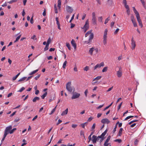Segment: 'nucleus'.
Returning a JSON list of instances; mask_svg holds the SVG:
<instances>
[{
	"label": "nucleus",
	"instance_id": "obj_61",
	"mask_svg": "<svg viewBox=\"0 0 146 146\" xmlns=\"http://www.w3.org/2000/svg\"><path fill=\"white\" fill-rule=\"evenodd\" d=\"M74 70L75 72H77L78 71L77 69V67L76 66H75L74 67Z\"/></svg>",
	"mask_w": 146,
	"mask_h": 146
},
{
	"label": "nucleus",
	"instance_id": "obj_36",
	"mask_svg": "<svg viewBox=\"0 0 146 146\" xmlns=\"http://www.w3.org/2000/svg\"><path fill=\"white\" fill-rule=\"evenodd\" d=\"M67 62L66 61H65L64 62L63 65L62 67L64 68H65L66 67V64H67Z\"/></svg>",
	"mask_w": 146,
	"mask_h": 146
},
{
	"label": "nucleus",
	"instance_id": "obj_8",
	"mask_svg": "<svg viewBox=\"0 0 146 146\" xmlns=\"http://www.w3.org/2000/svg\"><path fill=\"white\" fill-rule=\"evenodd\" d=\"M131 48L132 50H134L135 49V47L136 46V44L135 41L133 40V38H132L131 40Z\"/></svg>",
	"mask_w": 146,
	"mask_h": 146
},
{
	"label": "nucleus",
	"instance_id": "obj_43",
	"mask_svg": "<svg viewBox=\"0 0 146 146\" xmlns=\"http://www.w3.org/2000/svg\"><path fill=\"white\" fill-rule=\"evenodd\" d=\"M16 129L15 128H13L12 130H11L9 132V133L10 134H12L13 132L14 131H15Z\"/></svg>",
	"mask_w": 146,
	"mask_h": 146
},
{
	"label": "nucleus",
	"instance_id": "obj_33",
	"mask_svg": "<svg viewBox=\"0 0 146 146\" xmlns=\"http://www.w3.org/2000/svg\"><path fill=\"white\" fill-rule=\"evenodd\" d=\"M47 94V92H45L44 94H43L41 96V98L42 99H44L45 97L46 96Z\"/></svg>",
	"mask_w": 146,
	"mask_h": 146
},
{
	"label": "nucleus",
	"instance_id": "obj_54",
	"mask_svg": "<svg viewBox=\"0 0 146 146\" xmlns=\"http://www.w3.org/2000/svg\"><path fill=\"white\" fill-rule=\"evenodd\" d=\"M74 14L72 16L71 18V20H70V21H69L70 23H71L72 21L74 19Z\"/></svg>",
	"mask_w": 146,
	"mask_h": 146
},
{
	"label": "nucleus",
	"instance_id": "obj_50",
	"mask_svg": "<svg viewBox=\"0 0 146 146\" xmlns=\"http://www.w3.org/2000/svg\"><path fill=\"white\" fill-rule=\"evenodd\" d=\"M138 121V120H133V121H130L129 123V125H130V124H131V123H133L134 122H136V121Z\"/></svg>",
	"mask_w": 146,
	"mask_h": 146
},
{
	"label": "nucleus",
	"instance_id": "obj_35",
	"mask_svg": "<svg viewBox=\"0 0 146 146\" xmlns=\"http://www.w3.org/2000/svg\"><path fill=\"white\" fill-rule=\"evenodd\" d=\"M49 45L46 44L45 48H44V51L47 50L48 49Z\"/></svg>",
	"mask_w": 146,
	"mask_h": 146
},
{
	"label": "nucleus",
	"instance_id": "obj_17",
	"mask_svg": "<svg viewBox=\"0 0 146 146\" xmlns=\"http://www.w3.org/2000/svg\"><path fill=\"white\" fill-rule=\"evenodd\" d=\"M95 50V48L94 47H92L90 49L89 51V53L91 55H92L93 54V52Z\"/></svg>",
	"mask_w": 146,
	"mask_h": 146
},
{
	"label": "nucleus",
	"instance_id": "obj_55",
	"mask_svg": "<svg viewBox=\"0 0 146 146\" xmlns=\"http://www.w3.org/2000/svg\"><path fill=\"white\" fill-rule=\"evenodd\" d=\"M93 117H89L88 119V121H91L93 119Z\"/></svg>",
	"mask_w": 146,
	"mask_h": 146
},
{
	"label": "nucleus",
	"instance_id": "obj_53",
	"mask_svg": "<svg viewBox=\"0 0 146 146\" xmlns=\"http://www.w3.org/2000/svg\"><path fill=\"white\" fill-rule=\"evenodd\" d=\"M77 126V125L75 124H73L72 125V128H74L76 127Z\"/></svg>",
	"mask_w": 146,
	"mask_h": 146
},
{
	"label": "nucleus",
	"instance_id": "obj_15",
	"mask_svg": "<svg viewBox=\"0 0 146 146\" xmlns=\"http://www.w3.org/2000/svg\"><path fill=\"white\" fill-rule=\"evenodd\" d=\"M133 10L134 13L136 15V17L139 16V14L138 12L136 10L134 7H133Z\"/></svg>",
	"mask_w": 146,
	"mask_h": 146
},
{
	"label": "nucleus",
	"instance_id": "obj_18",
	"mask_svg": "<svg viewBox=\"0 0 146 146\" xmlns=\"http://www.w3.org/2000/svg\"><path fill=\"white\" fill-rule=\"evenodd\" d=\"M68 111V108H67L64 111H63L62 113L61 114V115L62 116L64 115H66L67 114Z\"/></svg>",
	"mask_w": 146,
	"mask_h": 146
},
{
	"label": "nucleus",
	"instance_id": "obj_38",
	"mask_svg": "<svg viewBox=\"0 0 146 146\" xmlns=\"http://www.w3.org/2000/svg\"><path fill=\"white\" fill-rule=\"evenodd\" d=\"M103 18L102 17H98V21L99 22H102Z\"/></svg>",
	"mask_w": 146,
	"mask_h": 146
},
{
	"label": "nucleus",
	"instance_id": "obj_13",
	"mask_svg": "<svg viewBox=\"0 0 146 146\" xmlns=\"http://www.w3.org/2000/svg\"><path fill=\"white\" fill-rule=\"evenodd\" d=\"M101 122L103 123L108 124L110 122V121L107 118L103 119L101 120Z\"/></svg>",
	"mask_w": 146,
	"mask_h": 146
},
{
	"label": "nucleus",
	"instance_id": "obj_9",
	"mask_svg": "<svg viewBox=\"0 0 146 146\" xmlns=\"http://www.w3.org/2000/svg\"><path fill=\"white\" fill-rule=\"evenodd\" d=\"M107 132V130H106L100 135L98 136V138H100L102 139V140H103L104 137L106 135Z\"/></svg>",
	"mask_w": 146,
	"mask_h": 146
},
{
	"label": "nucleus",
	"instance_id": "obj_51",
	"mask_svg": "<svg viewBox=\"0 0 146 146\" xmlns=\"http://www.w3.org/2000/svg\"><path fill=\"white\" fill-rule=\"evenodd\" d=\"M131 21H134L135 20V19H134V16L132 15L131 16Z\"/></svg>",
	"mask_w": 146,
	"mask_h": 146
},
{
	"label": "nucleus",
	"instance_id": "obj_39",
	"mask_svg": "<svg viewBox=\"0 0 146 146\" xmlns=\"http://www.w3.org/2000/svg\"><path fill=\"white\" fill-rule=\"evenodd\" d=\"M110 136H109L108 137H107V139H106V141H105V142H106V143H108L110 141Z\"/></svg>",
	"mask_w": 146,
	"mask_h": 146
},
{
	"label": "nucleus",
	"instance_id": "obj_22",
	"mask_svg": "<svg viewBox=\"0 0 146 146\" xmlns=\"http://www.w3.org/2000/svg\"><path fill=\"white\" fill-rule=\"evenodd\" d=\"M123 130V129L122 128H121L120 129L118 134V136H121Z\"/></svg>",
	"mask_w": 146,
	"mask_h": 146
},
{
	"label": "nucleus",
	"instance_id": "obj_42",
	"mask_svg": "<svg viewBox=\"0 0 146 146\" xmlns=\"http://www.w3.org/2000/svg\"><path fill=\"white\" fill-rule=\"evenodd\" d=\"M25 88L24 87H22L20 90H19V91H18V92H22L23 90H24L25 89Z\"/></svg>",
	"mask_w": 146,
	"mask_h": 146
},
{
	"label": "nucleus",
	"instance_id": "obj_28",
	"mask_svg": "<svg viewBox=\"0 0 146 146\" xmlns=\"http://www.w3.org/2000/svg\"><path fill=\"white\" fill-rule=\"evenodd\" d=\"M20 73H19L15 76L13 77L12 78L13 80H15L18 77V76L20 75Z\"/></svg>",
	"mask_w": 146,
	"mask_h": 146
},
{
	"label": "nucleus",
	"instance_id": "obj_60",
	"mask_svg": "<svg viewBox=\"0 0 146 146\" xmlns=\"http://www.w3.org/2000/svg\"><path fill=\"white\" fill-rule=\"evenodd\" d=\"M125 7V8L127 9H129V7L128 5H127V4H125L124 5Z\"/></svg>",
	"mask_w": 146,
	"mask_h": 146
},
{
	"label": "nucleus",
	"instance_id": "obj_46",
	"mask_svg": "<svg viewBox=\"0 0 146 146\" xmlns=\"http://www.w3.org/2000/svg\"><path fill=\"white\" fill-rule=\"evenodd\" d=\"M109 17L107 18L106 19L104 22L105 24H106L108 22V21L110 20Z\"/></svg>",
	"mask_w": 146,
	"mask_h": 146
},
{
	"label": "nucleus",
	"instance_id": "obj_58",
	"mask_svg": "<svg viewBox=\"0 0 146 146\" xmlns=\"http://www.w3.org/2000/svg\"><path fill=\"white\" fill-rule=\"evenodd\" d=\"M33 16L31 18V19L30 20V22L31 24H33Z\"/></svg>",
	"mask_w": 146,
	"mask_h": 146
},
{
	"label": "nucleus",
	"instance_id": "obj_64",
	"mask_svg": "<svg viewBox=\"0 0 146 146\" xmlns=\"http://www.w3.org/2000/svg\"><path fill=\"white\" fill-rule=\"evenodd\" d=\"M117 127L116 125H115V127L113 128V133H114L116 131V128Z\"/></svg>",
	"mask_w": 146,
	"mask_h": 146
},
{
	"label": "nucleus",
	"instance_id": "obj_14",
	"mask_svg": "<svg viewBox=\"0 0 146 146\" xmlns=\"http://www.w3.org/2000/svg\"><path fill=\"white\" fill-rule=\"evenodd\" d=\"M71 44L72 46L74 47V49L76 50V44L75 43L74 40L73 39H72L71 40Z\"/></svg>",
	"mask_w": 146,
	"mask_h": 146
},
{
	"label": "nucleus",
	"instance_id": "obj_10",
	"mask_svg": "<svg viewBox=\"0 0 146 146\" xmlns=\"http://www.w3.org/2000/svg\"><path fill=\"white\" fill-rule=\"evenodd\" d=\"M97 139H99V138H98V137H97L95 135H93L92 136V141L93 143H96V141Z\"/></svg>",
	"mask_w": 146,
	"mask_h": 146
},
{
	"label": "nucleus",
	"instance_id": "obj_19",
	"mask_svg": "<svg viewBox=\"0 0 146 146\" xmlns=\"http://www.w3.org/2000/svg\"><path fill=\"white\" fill-rule=\"evenodd\" d=\"M94 37V34L93 33H91L89 36V40L91 42L92 41V40L93 39Z\"/></svg>",
	"mask_w": 146,
	"mask_h": 146
},
{
	"label": "nucleus",
	"instance_id": "obj_59",
	"mask_svg": "<svg viewBox=\"0 0 146 146\" xmlns=\"http://www.w3.org/2000/svg\"><path fill=\"white\" fill-rule=\"evenodd\" d=\"M88 92V90H86L84 92V94L86 96H87V94Z\"/></svg>",
	"mask_w": 146,
	"mask_h": 146
},
{
	"label": "nucleus",
	"instance_id": "obj_11",
	"mask_svg": "<svg viewBox=\"0 0 146 146\" xmlns=\"http://www.w3.org/2000/svg\"><path fill=\"white\" fill-rule=\"evenodd\" d=\"M66 9L68 12L71 13L73 11V9L72 8L68 5H67L66 7Z\"/></svg>",
	"mask_w": 146,
	"mask_h": 146
},
{
	"label": "nucleus",
	"instance_id": "obj_16",
	"mask_svg": "<svg viewBox=\"0 0 146 146\" xmlns=\"http://www.w3.org/2000/svg\"><path fill=\"white\" fill-rule=\"evenodd\" d=\"M27 78V77H24L21 78H20L18 82H24L25 81H26V79Z\"/></svg>",
	"mask_w": 146,
	"mask_h": 146
},
{
	"label": "nucleus",
	"instance_id": "obj_34",
	"mask_svg": "<svg viewBox=\"0 0 146 146\" xmlns=\"http://www.w3.org/2000/svg\"><path fill=\"white\" fill-rule=\"evenodd\" d=\"M21 36V35H20L19 36L17 37L16 38L15 40L14 41V42H16L20 38Z\"/></svg>",
	"mask_w": 146,
	"mask_h": 146
},
{
	"label": "nucleus",
	"instance_id": "obj_20",
	"mask_svg": "<svg viewBox=\"0 0 146 146\" xmlns=\"http://www.w3.org/2000/svg\"><path fill=\"white\" fill-rule=\"evenodd\" d=\"M92 21L93 24L94 25L96 24V17H92Z\"/></svg>",
	"mask_w": 146,
	"mask_h": 146
},
{
	"label": "nucleus",
	"instance_id": "obj_62",
	"mask_svg": "<svg viewBox=\"0 0 146 146\" xmlns=\"http://www.w3.org/2000/svg\"><path fill=\"white\" fill-rule=\"evenodd\" d=\"M130 10L129 9H127L126 12L127 13V14L128 15H129L130 14Z\"/></svg>",
	"mask_w": 146,
	"mask_h": 146
},
{
	"label": "nucleus",
	"instance_id": "obj_57",
	"mask_svg": "<svg viewBox=\"0 0 146 146\" xmlns=\"http://www.w3.org/2000/svg\"><path fill=\"white\" fill-rule=\"evenodd\" d=\"M119 30V29H117L114 32V34H116Z\"/></svg>",
	"mask_w": 146,
	"mask_h": 146
},
{
	"label": "nucleus",
	"instance_id": "obj_29",
	"mask_svg": "<svg viewBox=\"0 0 146 146\" xmlns=\"http://www.w3.org/2000/svg\"><path fill=\"white\" fill-rule=\"evenodd\" d=\"M66 46L68 48V49L69 50H70L71 49V48L70 44L66 42Z\"/></svg>",
	"mask_w": 146,
	"mask_h": 146
},
{
	"label": "nucleus",
	"instance_id": "obj_45",
	"mask_svg": "<svg viewBox=\"0 0 146 146\" xmlns=\"http://www.w3.org/2000/svg\"><path fill=\"white\" fill-rule=\"evenodd\" d=\"M114 141L115 142H117L119 143H120L122 141L121 139H116L114 140Z\"/></svg>",
	"mask_w": 146,
	"mask_h": 146
},
{
	"label": "nucleus",
	"instance_id": "obj_24",
	"mask_svg": "<svg viewBox=\"0 0 146 146\" xmlns=\"http://www.w3.org/2000/svg\"><path fill=\"white\" fill-rule=\"evenodd\" d=\"M38 71V69H37L35 70H34L31 72L29 74V75H31L33 74H35Z\"/></svg>",
	"mask_w": 146,
	"mask_h": 146
},
{
	"label": "nucleus",
	"instance_id": "obj_44",
	"mask_svg": "<svg viewBox=\"0 0 146 146\" xmlns=\"http://www.w3.org/2000/svg\"><path fill=\"white\" fill-rule=\"evenodd\" d=\"M89 67L88 66H86L84 68V70L86 71H88L89 69Z\"/></svg>",
	"mask_w": 146,
	"mask_h": 146
},
{
	"label": "nucleus",
	"instance_id": "obj_47",
	"mask_svg": "<svg viewBox=\"0 0 146 146\" xmlns=\"http://www.w3.org/2000/svg\"><path fill=\"white\" fill-rule=\"evenodd\" d=\"M113 86L109 88L106 91L107 92H109L111 91L113 88Z\"/></svg>",
	"mask_w": 146,
	"mask_h": 146
},
{
	"label": "nucleus",
	"instance_id": "obj_2",
	"mask_svg": "<svg viewBox=\"0 0 146 146\" xmlns=\"http://www.w3.org/2000/svg\"><path fill=\"white\" fill-rule=\"evenodd\" d=\"M71 82H68L66 85V90L69 92H72L73 88L71 85Z\"/></svg>",
	"mask_w": 146,
	"mask_h": 146
},
{
	"label": "nucleus",
	"instance_id": "obj_23",
	"mask_svg": "<svg viewBox=\"0 0 146 146\" xmlns=\"http://www.w3.org/2000/svg\"><path fill=\"white\" fill-rule=\"evenodd\" d=\"M61 0H58V7L59 9H60L61 6Z\"/></svg>",
	"mask_w": 146,
	"mask_h": 146
},
{
	"label": "nucleus",
	"instance_id": "obj_32",
	"mask_svg": "<svg viewBox=\"0 0 146 146\" xmlns=\"http://www.w3.org/2000/svg\"><path fill=\"white\" fill-rule=\"evenodd\" d=\"M91 32H92V31H88L85 34V36L86 37H87L88 35L89 34H90V33H91Z\"/></svg>",
	"mask_w": 146,
	"mask_h": 146
},
{
	"label": "nucleus",
	"instance_id": "obj_4",
	"mask_svg": "<svg viewBox=\"0 0 146 146\" xmlns=\"http://www.w3.org/2000/svg\"><path fill=\"white\" fill-rule=\"evenodd\" d=\"M89 28V23L88 20H87L85 22V24L83 28L84 30V32H85Z\"/></svg>",
	"mask_w": 146,
	"mask_h": 146
},
{
	"label": "nucleus",
	"instance_id": "obj_26",
	"mask_svg": "<svg viewBox=\"0 0 146 146\" xmlns=\"http://www.w3.org/2000/svg\"><path fill=\"white\" fill-rule=\"evenodd\" d=\"M141 1V3H142V4L143 6V7H144L145 9H146V7L145 5V1L144 0H140Z\"/></svg>",
	"mask_w": 146,
	"mask_h": 146
},
{
	"label": "nucleus",
	"instance_id": "obj_52",
	"mask_svg": "<svg viewBox=\"0 0 146 146\" xmlns=\"http://www.w3.org/2000/svg\"><path fill=\"white\" fill-rule=\"evenodd\" d=\"M86 14L85 13H84L83 15H82V20H83L84 19L86 16Z\"/></svg>",
	"mask_w": 146,
	"mask_h": 146
},
{
	"label": "nucleus",
	"instance_id": "obj_30",
	"mask_svg": "<svg viewBox=\"0 0 146 146\" xmlns=\"http://www.w3.org/2000/svg\"><path fill=\"white\" fill-rule=\"evenodd\" d=\"M17 1V0H11L9 2H8L7 3L9 4H12L13 3L16 2Z\"/></svg>",
	"mask_w": 146,
	"mask_h": 146
},
{
	"label": "nucleus",
	"instance_id": "obj_5",
	"mask_svg": "<svg viewBox=\"0 0 146 146\" xmlns=\"http://www.w3.org/2000/svg\"><path fill=\"white\" fill-rule=\"evenodd\" d=\"M104 66V62H102L100 64H96L94 67V70H96L97 68H100L101 67H103Z\"/></svg>",
	"mask_w": 146,
	"mask_h": 146
},
{
	"label": "nucleus",
	"instance_id": "obj_41",
	"mask_svg": "<svg viewBox=\"0 0 146 146\" xmlns=\"http://www.w3.org/2000/svg\"><path fill=\"white\" fill-rule=\"evenodd\" d=\"M9 132L5 130L3 136L5 137Z\"/></svg>",
	"mask_w": 146,
	"mask_h": 146
},
{
	"label": "nucleus",
	"instance_id": "obj_27",
	"mask_svg": "<svg viewBox=\"0 0 146 146\" xmlns=\"http://www.w3.org/2000/svg\"><path fill=\"white\" fill-rule=\"evenodd\" d=\"M108 69V67L107 66L105 67L102 70V72H104L107 71Z\"/></svg>",
	"mask_w": 146,
	"mask_h": 146
},
{
	"label": "nucleus",
	"instance_id": "obj_7",
	"mask_svg": "<svg viewBox=\"0 0 146 146\" xmlns=\"http://www.w3.org/2000/svg\"><path fill=\"white\" fill-rule=\"evenodd\" d=\"M119 70L117 72V75L118 77H120L122 74V72L121 67H119Z\"/></svg>",
	"mask_w": 146,
	"mask_h": 146
},
{
	"label": "nucleus",
	"instance_id": "obj_63",
	"mask_svg": "<svg viewBox=\"0 0 146 146\" xmlns=\"http://www.w3.org/2000/svg\"><path fill=\"white\" fill-rule=\"evenodd\" d=\"M104 106V104H102V105H100L97 108V109H99L101 108H102Z\"/></svg>",
	"mask_w": 146,
	"mask_h": 146
},
{
	"label": "nucleus",
	"instance_id": "obj_37",
	"mask_svg": "<svg viewBox=\"0 0 146 146\" xmlns=\"http://www.w3.org/2000/svg\"><path fill=\"white\" fill-rule=\"evenodd\" d=\"M132 23L133 24V25L134 27H136L137 26V24L135 20L132 21Z\"/></svg>",
	"mask_w": 146,
	"mask_h": 146
},
{
	"label": "nucleus",
	"instance_id": "obj_6",
	"mask_svg": "<svg viewBox=\"0 0 146 146\" xmlns=\"http://www.w3.org/2000/svg\"><path fill=\"white\" fill-rule=\"evenodd\" d=\"M102 78L101 76H98L96 77V78L93 79V82L96 81L94 82H92V83L93 85H94L96 83H97V80H98Z\"/></svg>",
	"mask_w": 146,
	"mask_h": 146
},
{
	"label": "nucleus",
	"instance_id": "obj_31",
	"mask_svg": "<svg viewBox=\"0 0 146 146\" xmlns=\"http://www.w3.org/2000/svg\"><path fill=\"white\" fill-rule=\"evenodd\" d=\"M51 38L50 37H49L48 38V39L47 40L46 44H48L49 45V44L51 42Z\"/></svg>",
	"mask_w": 146,
	"mask_h": 146
},
{
	"label": "nucleus",
	"instance_id": "obj_12",
	"mask_svg": "<svg viewBox=\"0 0 146 146\" xmlns=\"http://www.w3.org/2000/svg\"><path fill=\"white\" fill-rule=\"evenodd\" d=\"M136 18L138 23L139 24V25L141 26V27H143V25L142 24V22L140 19V16L136 17Z\"/></svg>",
	"mask_w": 146,
	"mask_h": 146
},
{
	"label": "nucleus",
	"instance_id": "obj_48",
	"mask_svg": "<svg viewBox=\"0 0 146 146\" xmlns=\"http://www.w3.org/2000/svg\"><path fill=\"white\" fill-rule=\"evenodd\" d=\"M40 74H38L35 78V79L36 80H37L40 77Z\"/></svg>",
	"mask_w": 146,
	"mask_h": 146
},
{
	"label": "nucleus",
	"instance_id": "obj_3",
	"mask_svg": "<svg viewBox=\"0 0 146 146\" xmlns=\"http://www.w3.org/2000/svg\"><path fill=\"white\" fill-rule=\"evenodd\" d=\"M80 94L76 92H75L73 93L72 97V99H76L78 98L80 96Z\"/></svg>",
	"mask_w": 146,
	"mask_h": 146
},
{
	"label": "nucleus",
	"instance_id": "obj_40",
	"mask_svg": "<svg viewBox=\"0 0 146 146\" xmlns=\"http://www.w3.org/2000/svg\"><path fill=\"white\" fill-rule=\"evenodd\" d=\"M96 126V124L94 123L93 124L92 128H91V130L92 131H93L94 129L95 128Z\"/></svg>",
	"mask_w": 146,
	"mask_h": 146
},
{
	"label": "nucleus",
	"instance_id": "obj_25",
	"mask_svg": "<svg viewBox=\"0 0 146 146\" xmlns=\"http://www.w3.org/2000/svg\"><path fill=\"white\" fill-rule=\"evenodd\" d=\"M39 100V98L38 97H35L33 100V102H35L37 101L38 100Z\"/></svg>",
	"mask_w": 146,
	"mask_h": 146
},
{
	"label": "nucleus",
	"instance_id": "obj_21",
	"mask_svg": "<svg viewBox=\"0 0 146 146\" xmlns=\"http://www.w3.org/2000/svg\"><path fill=\"white\" fill-rule=\"evenodd\" d=\"M12 126L11 125H10L9 126L7 127L5 130L7 132H9V131H10L12 129Z\"/></svg>",
	"mask_w": 146,
	"mask_h": 146
},
{
	"label": "nucleus",
	"instance_id": "obj_49",
	"mask_svg": "<svg viewBox=\"0 0 146 146\" xmlns=\"http://www.w3.org/2000/svg\"><path fill=\"white\" fill-rule=\"evenodd\" d=\"M31 39H33V40H36V36L35 35H33L31 37Z\"/></svg>",
	"mask_w": 146,
	"mask_h": 146
},
{
	"label": "nucleus",
	"instance_id": "obj_1",
	"mask_svg": "<svg viewBox=\"0 0 146 146\" xmlns=\"http://www.w3.org/2000/svg\"><path fill=\"white\" fill-rule=\"evenodd\" d=\"M107 33L108 30L107 29H106L104 31V35L103 36V43L104 45L106 46L107 43Z\"/></svg>",
	"mask_w": 146,
	"mask_h": 146
},
{
	"label": "nucleus",
	"instance_id": "obj_56",
	"mask_svg": "<svg viewBox=\"0 0 146 146\" xmlns=\"http://www.w3.org/2000/svg\"><path fill=\"white\" fill-rule=\"evenodd\" d=\"M55 111V108L53 109V110L51 111V113H50L49 114H52Z\"/></svg>",
	"mask_w": 146,
	"mask_h": 146
}]
</instances>
